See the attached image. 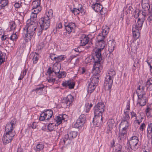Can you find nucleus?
<instances>
[{"mask_svg": "<svg viewBox=\"0 0 152 152\" xmlns=\"http://www.w3.org/2000/svg\"><path fill=\"white\" fill-rule=\"evenodd\" d=\"M127 144H129L131 148L133 150L136 151L140 146V143L139 142L138 138L136 136L132 137L129 140Z\"/></svg>", "mask_w": 152, "mask_h": 152, "instance_id": "1", "label": "nucleus"}, {"mask_svg": "<svg viewBox=\"0 0 152 152\" xmlns=\"http://www.w3.org/2000/svg\"><path fill=\"white\" fill-rule=\"evenodd\" d=\"M28 23L27 22V23L28 24ZM29 25L26 26L25 28H24V30H26V32H27L30 38L33 36L36 32V30L37 29L38 25L37 22H31L30 23Z\"/></svg>", "mask_w": 152, "mask_h": 152, "instance_id": "2", "label": "nucleus"}, {"mask_svg": "<svg viewBox=\"0 0 152 152\" xmlns=\"http://www.w3.org/2000/svg\"><path fill=\"white\" fill-rule=\"evenodd\" d=\"M89 58L92 60V61L94 62V64H100V62L102 60V57L101 53L100 50H96L94 53H93L89 56Z\"/></svg>", "mask_w": 152, "mask_h": 152, "instance_id": "3", "label": "nucleus"}, {"mask_svg": "<svg viewBox=\"0 0 152 152\" xmlns=\"http://www.w3.org/2000/svg\"><path fill=\"white\" fill-rule=\"evenodd\" d=\"M16 121L15 119L12 120L10 122L8 123L5 128V132L8 133H15V131H13V129L15 127Z\"/></svg>", "mask_w": 152, "mask_h": 152, "instance_id": "4", "label": "nucleus"}, {"mask_svg": "<svg viewBox=\"0 0 152 152\" xmlns=\"http://www.w3.org/2000/svg\"><path fill=\"white\" fill-rule=\"evenodd\" d=\"M104 105L103 103H98L94 107V115H102L104 111Z\"/></svg>", "mask_w": 152, "mask_h": 152, "instance_id": "5", "label": "nucleus"}, {"mask_svg": "<svg viewBox=\"0 0 152 152\" xmlns=\"http://www.w3.org/2000/svg\"><path fill=\"white\" fill-rule=\"evenodd\" d=\"M15 133H8L6 132L2 138L3 144L5 145L10 142L15 135Z\"/></svg>", "mask_w": 152, "mask_h": 152, "instance_id": "6", "label": "nucleus"}, {"mask_svg": "<svg viewBox=\"0 0 152 152\" xmlns=\"http://www.w3.org/2000/svg\"><path fill=\"white\" fill-rule=\"evenodd\" d=\"M86 120V117L85 115L83 114H81L74 124V127L75 128H77L78 129L80 128L85 123Z\"/></svg>", "mask_w": 152, "mask_h": 152, "instance_id": "7", "label": "nucleus"}, {"mask_svg": "<svg viewBox=\"0 0 152 152\" xmlns=\"http://www.w3.org/2000/svg\"><path fill=\"white\" fill-rule=\"evenodd\" d=\"M39 23L40 26L46 30L50 26V21L47 18H45V16L44 17L41 18L39 20Z\"/></svg>", "mask_w": 152, "mask_h": 152, "instance_id": "8", "label": "nucleus"}, {"mask_svg": "<svg viewBox=\"0 0 152 152\" xmlns=\"http://www.w3.org/2000/svg\"><path fill=\"white\" fill-rule=\"evenodd\" d=\"M113 78L106 75L104 80V86L105 88L107 89L109 92L111 91V88L113 84Z\"/></svg>", "mask_w": 152, "mask_h": 152, "instance_id": "9", "label": "nucleus"}, {"mask_svg": "<svg viewBox=\"0 0 152 152\" xmlns=\"http://www.w3.org/2000/svg\"><path fill=\"white\" fill-rule=\"evenodd\" d=\"M73 99V97L69 94L66 97L64 98L61 100V102L64 104V107H69L71 104Z\"/></svg>", "mask_w": 152, "mask_h": 152, "instance_id": "10", "label": "nucleus"}, {"mask_svg": "<svg viewBox=\"0 0 152 152\" xmlns=\"http://www.w3.org/2000/svg\"><path fill=\"white\" fill-rule=\"evenodd\" d=\"M102 115H94L93 120L94 124L97 127L100 126L102 123Z\"/></svg>", "mask_w": 152, "mask_h": 152, "instance_id": "11", "label": "nucleus"}, {"mask_svg": "<svg viewBox=\"0 0 152 152\" xmlns=\"http://www.w3.org/2000/svg\"><path fill=\"white\" fill-rule=\"evenodd\" d=\"M145 85L143 84L138 86L136 90V93L137 94L138 97L140 98L141 97V96L145 95Z\"/></svg>", "mask_w": 152, "mask_h": 152, "instance_id": "12", "label": "nucleus"}, {"mask_svg": "<svg viewBox=\"0 0 152 152\" xmlns=\"http://www.w3.org/2000/svg\"><path fill=\"white\" fill-rule=\"evenodd\" d=\"M36 11H37V12H32L31 15L30 20H28L27 21V22L29 23V21H30V23H31V22H37V21H36L37 14L41 10V7H39V8L36 9Z\"/></svg>", "mask_w": 152, "mask_h": 152, "instance_id": "13", "label": "nucleus"}, {"mask_svg": "<svg viewBox=\"0 0 152 152\" xmlns=\"http://www.w3.org/2000/svg\"><path fill=\"white\" fill-rule=\"evenodd\" d=\"M57 69V62L56 61L53 66V68L50 67L48 68L47 73L49 75H50L51 74H52L53 75H54L56 77V70Z\"/></svg>", "mask_w": 152, "mask_h": 152, "instance_id": "14", "label": "nucleus"}, {"mask_svg": "<svg viewBox=\"0 0 152 152\" xmlns=\"http://www.w3.org/2000/svg\"><path fill=\"white\" fill-rule=\"evenodd\" d=\"M108 127L107 133L110 134L112 133V130L113 128L115 126V123L114 120L112 119L109 120L108 123Z\"/></svg>", "mask_w": 152, "mask_h": 152, "instance_id": "15", "label": "nucleus"}, {"mask_svg": "<svg viewBox=\"0 0 152 152\" xmlns=\"http://www.w3.org/2000/svg\"><path fill=\"white\" fill-rule=\"evenodd\" d=\"M127 129L122 128L121 130L120 129L119 136L118 139L120 142L123 139L124 137L126 135Z\"/></svg>", "mask_w": 152, "mask_h": 152, "instance_id": "16", "label": "nucleus"}, {"mask_svg": "<svg viewBox=\"0 0 152 152\" xmlns=\"http://www.w3.org/2000/svg\"><path fill=\"white\" fill-rule=\"evenodd\" d=\"M77 134V132L76 131H71L68 132L65 135V138L66 140L70 141L72 138H75Z\"/></svg>", "mask_w": 152, "mask_h": 152, "instance_id": "17", "label": "nucleus"}, {"mask_svg": "<svg viewBox=\"0 0 152 152\" xmlns=\"http://www.w3.org/2000/svg\"><path fill=\"white\" fill-rule=\"evenodd\" d=\"M89 38L85 34H83L80 38V44L81 46L85 45L89 41Z\"/></svg>", "mask_w": 152, "mask_h": 152, "instance_id": "18", "label": "nucleus"}, {"mask_svg": "<svg viewBox=\"0 0 152 152\" xmlns=\"http://www.w3.org/2000/svg\"><path fill=\"white\" fill-rule=\"evenodd\" d=\"M145 20V18H142L141 19L140 18H138L136 24L134 25L133 27V28H137V29H138L139 30H141V28L142 26L143 22Z\"/></svg>", "mask_w": 152, "mask_h": 152, "instance_id": "19", "label": "nucleus"}, {"mask_svg": "<svg viewBox=\"0 0 152 152\" xmlns=\"http://www.w3.org/2000/svg\"><path fill=\"white\" fill-rule=\"evenodd\" d=\"M62 85L63 86L68 87L69 89H72L74 88L75 83L72 80H70L63 82Z\"/></svg>", "mask_w": 152, "mask_h": 152, "instance_id": "20", "label": "nucleus"}, {"mask_svg": "<svg viewBox=\"0 0 152 152\" xmlns=\"http://www.w3.org/2000/svg\"><path fill=\"white\" fill-rule=\"evenodd\" d=\"M138 98L137 104H139L141 106H144L146 104L147 99L145 95L141 96V97L140 98L139 97H138Z\"/></svg>", "mask_w": 152, "mask_h": 152, "instance_id": "21", "label": "nucleus"}, {"mask_svg": "<svg viewBox=\"0 0 152 152\" xmlns=\"http://www.w3.org/2000/svg\"><path fill=\"white\" fill-rule=\"evenodd\" d=\"M115 42L114 40H110L107 42L108 50L110 52H113L115 46Z\"/></svg>", "mask_w": 152, "mask_h": 152, "instance_id": "22", "label": "nucleus"}, {"mask_svg": "<svg viewBox=\"0 0 152 152\" xmlns=\"http://www.w3.org/2000/svg\"><path fill=\"white\" fill-rule=\"evenodd\" d=\"M92 7L95 11L97 12L101 11L102 9V6L99 3H95L93 4Z\"/></svg>", "mask_w": 152, "mask_h": 152, "instance_id": "23", "label": "nucleus"}, {"mask_svg": "<svg viewBox=\"0 0 152 152\" xmlns=\"http://www.w3.org/2000/svg\"><path fill=\"white\" fill-rule=\"evenodd\" d=\"M101 65L100 64H94L93 69L96 71V72H95L94 75H99V74L101 72V70L102 68V67L101 66Z\"/></svg>", "mask_w": 152, "mask_h": 152, "instance_id": "24", "label": "nucleus"}, {"mask_svg": "<svg viewBox=\"0 0 152 152\" xmlns=\"http://www.w3.org/2000/svg\"><path fill=\"white\" fill-rule=\"evenodd\" d=\"M67 117V115L65 114L60 115L58 116V125L61 124L63 121L64 122Z\"/></svg>", "mask_w": 152, "mask_h": 152, "instance_id": "25", "label": "nucleus"}, {"mask_svg": "<svg viewBox=\"0 0 152 152\" xmlns=\"http://www.w3.org/2000/svg\"><path fill=\"white\" fill-rule=\"evenodd\" d=\"M132 31L133 36L134 39H137L140 36V30L132 28Z\"/></svg>", "mask_w": 152, "mask_h": 152, "instance_id": "26", "label": "nucleus"}, {"mask_svg": "<svg viewBox=\"0 0 152 152\" xmlns=\"http://www.w3.org/2000/svg\"><path fill=\"white\" fill-rule=\"evenodd\" d=\"M96 88V85L91 83H89L88 86V93H91L95 90Z\"/></svg>", "mask_w": 152, "mask_h": 152, "instance_id": "27", "label": "nucleus"}, {"mask_svg": "<svg viewBox=\"0 0 152 152\" xmlns=\"http://www.w3.org/2000/svg\"><path fill=\"white\" fill-rule=\"evenodd\" d=\"M99 76L97 75H94L90 79L91 83L95 84L97 83L99 81Z\"/></svg>", "mask_w": 152, "mask_h": 152, "instance_id": "28", "label": "nucleus"}, {"mask_svg": "<svg viewBox=\"0 0 152 152\" xmlns=\"http://www.w3.org/2000/svg\"><path fill=\"white\" fill-rule=\"evenodd\" d=\"M143 85H145V87H146L148 90L149 91L152 90V80H148L145 84H143Z\"/></svg>", "mask_w": 152, "mask_h": 152, "instance_id": "29", "label": "nucleus"}, {"mask_svg": "<svg viewBox=\"0 0 152 152\" xmlns=\"http://www.w3.org/2000/svg\"><path fill=\"white\" fill-rule=\"evenodd\" d=\"M45 86L43 85L37 86V88L33 90V91H36L37 93L38 94L40 95L42 93V90L44 88Z\"/></svg>", "mask_w": 152, "mask_h": 152, "instance_id": "30", "label": "nucleus"}, {"mask_svg": "<svg viewBox=\"0 0 152 152\" xmlns=\"http://www.w3.org/2000/svg\"><path fill=\"white\" fill-rule=\"evenodd\" d=\"M44 111L47 115V120H49L52 116L53 114V111L50 110H45Z\"/></svg>", "mask_w": 152, "mask_h": 152, "instance_id": "31", "label": "nucleus"}, {"mask_svg": "<svg viewBox=\"0 0 152 152\" xmlns=\"http://www.w3.org/2000/svg\"><path fill=\"white\" fill-rule=\"evenodd\" d=\"M45 15V18L50 20L53 17V11L52 10L50 9L47 12H46Z\"/></svg>", "mask_w": 152, "mask_h": 152, "instance_id": "32", "label": "nucleus"}, {"mask_svg": "<svg viewBox=\"0 0 152 152\" xmlns=\"http://www.w3.org/2000/svg\"><path fill=\"white\" fill-rule=\"evenodd\" d=\"M120 125L122 128L128 129L129 123L128 121H121Z\"/></svg>", "mask_w": 152, "mask_h": 152, "instance_id": "33", "label": "nucleus"}, {"mask_svg": "<svg viewBox=\"0 0 152 152\" xmlns=\"http://www.w3.org/2000/svg\"><path fill=\"white\" fill-rule=\"evenodd\" d=\"M98 42L99 48H98L96 50L99 51L100 50V51L101 52V50L104 48L105 46V42L104 41Z\"/></svg>", "mask_w": 152, "mask_h": 152, "instance_id": "34", "label": "nucleus"}, {"mask_svg": "<svg viewBox=\"0 0 152 152\" xmlns=\"http://www.w3.org/2000/svg\"><path fill=\"white\" fill-rule=\"evenodd\" d=\"M148 133L150 135L149 137H152V123H150L148 126L147 130Z\"/></svg>", "mask_w": 152, "mask_h": 152, "instance_id": "35", "label": "nucleus"}, {"mask_svg": "<svg viewBox=\"0 0 152 152\" xmlns=\"http://www.w3.org/2000/svg\"><path fill=\"white\" fill-rule=\"evenodd\" d=\"M40 0H37L36 1H34L32 3V5L33 6V8H35L40 7Z\"/></svg>", "mask_w": 152, "mask_h": 152, "instance_id": "36", "label": "nucleus"}, {"mask_svg": "<svg viewBox=\"0 0 152 152\" xmlns=\"http://www.w3.org/2000/svg\"><path fill=\"white\" fill-rule=\"evenodd\" d=\"M44 148L43 145L41 144H37L35 148V150L36 151H39L41 150H42Z\"/></svg>", "mask_w": 152, "mask_h": 152, "instance_id": "37", "label": "nucleus"}, {"mask_svg": "<svg viewBox=\"0 0 152 152\" xmlns=\"http://www.w3.org/2000/svg\"><path fill=\"white\" fill-rule=\"evenodd\" d=\"M115 74L116 73L114 70L112 69L109 70L107 75L109 76H110V77L113 78Z\"/></svg>", "mask_w": 152, "mask_h": 152, "instance_id": "38", "label": "nucleus"}, {"mask_svg": "<svg viewBox=\"0 0 152 152\" xmlns=\"http://www.w3.org/2000/svg\"><path fill=\"white\" fill-rule=\"evenodd\" d=\"M105 36L103 35L102 34L100 33L97 37L98 42H101L104 41V39L105 38Z\"/></svg>", "mask_w": 152, "mask_h": 152, "instance_id": "39", "label": "nucleus"}, {"mask_svg": "<svg viewBox=\"0 0 152 152\" xmlns=\"http://www.w3.org/2000/svg\"><path fill=\"white\" fill-rule=\"evenodd\" d=\"M66 73L64 72H60L59 71L58 72V78H64L66 76Z\"/></svg>", "mask_w": 152, "mask_h": 152, "instance_id": "40", "label": "nucleus"}, {"mask_svg": "<svg viewBox=\"0 0 152 152\" xmlns=\"http://www.w3.org/2000/svg\"><path fill=\"white\" fill-rule=\"evenodd\" d=\"M36 29H37L36 32L37 33V35L39 36L41 34L43 30L45 29V28L40 26L39 27L37 28Z\"/></svg>", "mask_w": 152, "mask_h": 152, "instance_id": "41", "label": "nucleus"}, {"mask_svg": "<svg viewBox=\"0 0 152 152\" xmlns=\"http://www.w3.org/2000/svg\"><path fill=\"white\" fill-rule=\"evenodd\" d=\"M47 115H45L44 111L43 113L40 114L39 119L40 121H43L45 120V119L47 120Z\"/></svg>", "mask_w": 152, "mask_h": 152, "instance_id": "42", "label": "nucleus"}, {"mask_svg": "<svg viewBox=\"0 0 152 152\" xmlns=\"http://www.w3.org/2000/svg\"><path fill=\"white\" fill-rule=\"evenodd\" d=\"M5 55L2 52L0 54V65L4 61Z\"/></svg>", "mask_w": 152, "mask_h": 152, "instance_id": "43", "label": "nucleus"}, {"mask_svg": "<svg viewBox=\"0 0 152 152\" xmlns=\"http://www.w3.org/2000/svg\"><path fill=\"white\" fill-rule=\"evenodd\" d=\"M125 114L122 119V121H128L129 119V117L128 114L126 112H124Z\"/></svg>", "mask_w": 152, "mask_h": 152, "instance_id": "44", "label": "nucleus"}, {"mask_svg": "<svg viewBox=\"0 0 152 152\" xmlns=\"http://www.w3.org/2000/svg\"><path fill=\"white\" fill-rule=\"evenodd\" d=\"M8 3V1L7 0H1L0 1V4L2 6L1 8H4V7L7 5Z\"/></svg>", "mask_w": 152, "mask_h": 152, "instance_id": "45", "label": "nucleus"}, {"mask_svg": "<svg viewBox=\"0 0 152 152\" xmlns=\"http://www.w3.org/2000/svg\"><path fill=\"white\" fill-rule=\"evenodd\" d=\"M27 71V69H26L24 71L21 73L20 76L18 78V80H21L23 79L24 76L26 75Z\"/></svg>", "mask_w": 152, "mask_h": 152, "instance_id": "46", "label": "nucleus"}, {"mask_svg": "<svg viewBox=\"0 0 152 152\" xmlns=\"http://www.w3.org/2000/svg\"><path fill=\"white\" fill-rule=\"evenodd\" d=\"M49 76V79H48V82H52V83H54L56 80V78L53 77V76H55L54 75H53L52 74H51ZM55 77H56L55 76Z\"/></svg>", "mask_w": 152, "mask_h": 152, "instance_id": "47", "label": "nucleus"}, {"mask_svg": "<svg viewBox=\"0 0 152 152\" xmlns=\"http://www.w3.org/2000/svg\"><path fill=\"white\" fill-rule=\"evenodd\" d=\"M67 140H66L65 138V137L64 139H61L59 144L60 146L61 147H62L63 145L65 143L66 141Z\"/></svg>", "mask_w": 152, "mask_h": 152, "instance_id": "48", "label": "nucleus"}, {"mask_svg": "<svg viewBox=\"0 0 152 152\" xmlns=\"http://www.w3.org/2000/svg\"><path fill=\"white\" fill-rule=\"evenodd\" d=\"M9 38L13 41H15L16 40V39L17 38L16 33L12 34L10 37H9Z\"/></svg>", "mask_w": 152, "mask_h": 152, "instance_id": "49", "label": "nucleus"}, {"mask_svg": "<svg viewBox=\"0 0 152 152\" xmlns=\"http://www.w3.org/2000/svg\"><path fill=\"white\" fill-rule=\"evenodd\" d=\"M133 59L134 61L133 66L134 67H135L138 66V64L139 63L138 59L136 57L135 58H134Z\"/></svg>", "mask_w": 152, "mask_h": 152, "instance_id": "50", "label": "nucleus"}, {"mask_svg": "<svg viewBox=\"0 0 152 152\" xmlns=\"http://www.w3.org/2000/svg\"><path fill=\"white\" fill-rule=\"evenodd\" d=\"M38 55L37 54H36L35 55H34V57L33 58L32 60L33 61V63L34 64H36L38 60Z\"/></svg>", "mask_w": 152, "mask_h": 152, "instance_id": "51", "label": "nucleus"}, {"mask_svg": "<svg viewBox=\"0 0 152 152\" xmlns=\"http://www.w3.org/2000/svg\"><path fill=\"white\" fill-rule=\"evenodd\" d=\"M74 10H72V13L74 14L75 15H77L79 14L80 13V9H76L74 8Z\"/></svg>", "mask_w": 152, "mask_h": 152, "instance_id": "52", "label": "nucleus"}, {"mask_svg": "<svg viewBox=\"0 0 152 152\" xmlns=\"http://www.w3.org/2000/svg\"><path fill=\"white\" fill-rule=\"evenodd\" d=\"M54 125L53 124H49L47 127L48 129L50 131L53 130V126Z\"/></svg>", "mask_w": 152, "mask_h": 152, "instance_id": "53", "label": "nucleus"}, {"mask_svg": "<svg viewBox=\"0 0 152 152\" xmlns=\"http://www.w3.org/2000/svg\"><path fill=\"white\" fill-rule=\"evenodd\" d=\"M147 62L148 65L150 66L151 69H152V58H149Z\"/></svg>", "mask_w": 152, "mask_h": 152, "instance_id": "54", "label": "nucleus"}, {"mask_svg": "<svg viewBox=\"0 0 152 152\" xmlns=\"http://www.w3.org/2000/svg\"><path fill=\"white\" fill-rule=\"evenodd\" d=\"M64 55H60L58 56V61H60L64 59Z\"/></svg>", "mask_w": 152, "mask_h": 152, "instance_id": "55", "label": "nucleus"}, {"mask_svg": "<svg viewBox=\"0 0 152 152\" xmlns=\"http://www.w3.org/2000/svg\"><path fill=\"white\" fill-rule=\"evenodd\" d=\"M55 56L56 55L55 54H51L50 56V57L52 60H55L57 58Z\"/></svg>", "mask_w": 152, "mask_h": 152, "instance_id": "56", "label": "nucleus"}, {"mask_svg": "<svg viewBox=\"0 0 152 152\" xmlns=\"http://www.w3.org/2000/svg\"><path fill=\"white\" fill-rule=\"evenodd\" d=\"M108 33V32L107 29H103L102 33H101L103 35L105 36V35H106Z\"/></svg>", "mask_w": 152, "mask_h": 152, "instance_id": "57", "label": "nucleus"}, {"mask_svg": "<svg viewBox=\"0 0 152 152\" xmlns=\"http://www.w3.org/2000/svg\"><path fill=\"white\" fill-rule=\"evenodd\" d=\"M150 109L149 107H147L145 110L146 113L148 116H150Z\"/></svg>", "mask_w": 152, "mask_h": 152, "instance_id": "58", "label": "nucleus"}, {"mask_svg": "<svg viewBox=\"0 0 152 152\" xmlns=\"http://www.w3.org/2000/svg\"><path fill=\"white\" fill-rule=\"evenodd\" d=\"M15 24L14 22L10 26V29L11 30H13L15 29Z\"/></svg>", "mask_w": 152, "mask_h": 152, "instance_id": "59", "label": "nucleus"}, {"mask_svg": "<svg viewBox=\"0 0 152 152\" xmlns=\"http://www.w3.org/2000/svg\"><path fill=\"white\" fill-rule=\"evenodd\" d=\"M145 125L144 123H142L140 125L139 129L141 131H143L144 128L145 127Z\"/></svg>", "mask_w": 152, "mask_h": 152, "instance_id": "60", "label": "nucleus"}, {"mask_svg": "<svg viewBox=\"0 0 152 152\" xmlns=\"http://www.w3.org/2000/svg\"><path fill=\"white\" fill-rule=\"evenodd\" d=\"M65 27L66 31L69 34L70 33L72 32V31L71 30H70L69 27L67 25L66 26L65 25Z\"/></svg>", "mask_w": 152, "mask_h": 152, "instance_id": "61", "label": "nucleus"}, {"mask_svg": "<svg viewBox=\"0 0 152 152\" xmlns=\"http://www.w3.org/2000/svg\"><path fill=\"white\" fill-rule=\"evenodd\" d=\"M37 126V123L36 122H33L31 125V127L32 129H34L36 128Z\"/></svg>", "mask_w": 152, "mask_h": 152, "instance_id": "62", "label": "nucleus"}, {"mask_svg": "<svg viewBox=\"0 0 152 152\" xmlns=\"http://www.w3.org/2000/svg\"><path fill=\"white\" fill-rule=\"evenodd\" d=\"M80 72L82 74H85L86 70L84 68H82L80 70Z\"/></svg>", "mask_w": 152, "mask_h": 152, "instance_id": "63", "label": "nucleus"}, {"mask_svg": "<svg viewBox=\"0 0 152 152\" xmlns=\"http://www.w3.org/2000/svg\"><path fill=\"white\" fill-rule=\"evenodd\" d=\"M151 148L149 147H145V151L143 152H149Z\"/></svg>", "mask_w": 152, "mask_h": 152, "instance_id": "64", "label": "nucleus"}]
</instances>
